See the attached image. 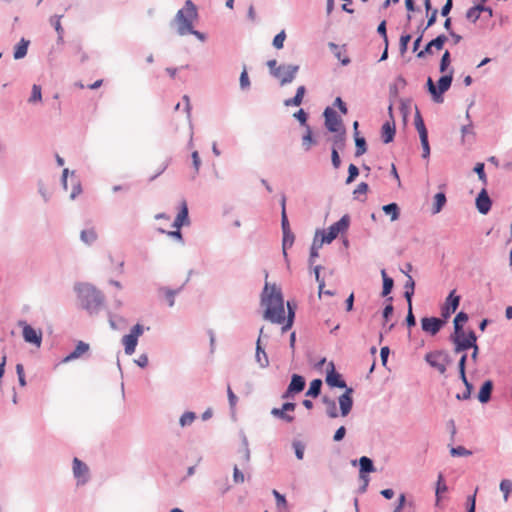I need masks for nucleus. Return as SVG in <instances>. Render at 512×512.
Here are the masks:
<instances>
[{
    "mask_svg": "<svg viewBox=\"0 0 512 512\" xmlns=\"http://www.w3.org/2000/svg\"><path fill=\"white\" fill-rule=\"evenodd\" d=\"M261 305L265 306L263 317L272 323L282 324L285 320L294 322L297 305L287 301V316H285L284 298L282 292L275 284L270 286L267 282L261 293Z\"/></svg>",
    "mask_w": 512,
    "mask_h": 512,
    "instance_id": "f257e3e1",
    "label": "nucleus"
},
{
    "mask_svg": "<svg viewBox=\"0 0 512 512\" xmlns=\"http://www.w3.org/2000/svg\"><path fill=\"white\" fill-rule=\"evenodd\" d=\"M198 16V9L195 3L192 0H186L183 7L177 11L171 24L177 26L176 31L179 36L191 34L198 40L204 42L206 35L195 30L193 25V22L198 19Z\"/></svg>",
    "mask_w": 512,
    "mask_h": 512,
    "instance_id": "f03ea898",
    "label": "nucleus"
},
{
    "mask_svg": "<svg viewBox=\"0 0 512 512\" xmlns=\"http://www.w3.org/2000/svg\"><path fill=\"white\" fill-rule=\"evenodd\" d=\"M80 306L90 315H97L104 307L105 296L94 285L86 282H79L74 285Z\"/></svg>",
    "mask_w": 512,
    "mask_h": 512,
    "instance_id": "7ed1b4c3",
    "label": "nucleus"
},
{
    "mask_svg": "<svg viewBox=\"0 0 512 512\" xmlns=\"http://www.w3.org/2000/svg\"><path fill=\"white\" fill-rule=\"evenodd\" d=\"M454 70L451 68L448 73L443 74L437 81V86L434 84L431 77L427 79V89L431 94L434 102L442 103L444 101L443 94L448 91L452 85Z\"/></svg>",
    "mask_w": 512,
    "mask_h": 512,
    "instance_id": "20e7f679",
    "label": "nucleus"
},
{
    "mask_svg": "<svg viewBox=\"0 0 512 512\" xmlns=\"http://www.w3.org/2000/svg\"><path fill=\"white\" fill-rule=\"evenodd\" d=\"M351 218L349 214L343 215L337 222L333 223L328 230L317 229L316 233L322 238V242L330 244L340 234H344L349 229Z\"/></svg>",
    "mask_w": 512,
    "mask_h": 512,
    "instance_id": "39448f33",
    "label": "nucleus"
},
{
    "mask_svg": "<svg viewBox=\"0 0 512 512\" xmlns=\"http://www.w3.org/2000/svg\"><path fill=\"white\" fill-rule=\"evenodd\" d=\"M426 363L437 370L441 375L447 371V366L451 365L453 359L447 350L440 349L428 352L424 356Z\"/></svg>",
    "mask_w": 512,
    "mask_h": 512,
    "instance_id": "423d86ee",
    "label": "nucleus"
},
{
    "mask_svg": "<svg viewBox=\"0 0 512 512\" xmlns=\"http://www.w3.org/2000/svg\"><path fill=\"white\" fill-rule=\"evenodd\" d=\"M448 339L454 345L456 354L467 353L471 347H474L477 335L473 330H469L468 332L451 333Z\"/></svg>",
    "mask_w": 512,
    "mask_h": 512,
    "instance_id": "0eeeda50",
    "label": "nucleus"
},
{
    "mask_svg": "<svg viewBox=\"0 0 512 512\" xmlns=\"http://www.w3.org/2000/svg\"><path fill=\"white\" fill-rule=\"evenodd\" d=\"M323 116H324L325 128L329 132L337 133V132L346 130L341 117L337 114V112L333 108L326 107L323 112Z\"/></svg>",
    "mask_w": 512,
    "mask_h": 512,
    "instance_id": "6e6552de",
    "label": "nucleus"
},
{
    "mask_svg": "<svg viewBox=\"0 0 512 512\" xmlns=\"http://www.w3.org/2000/svg\"><path fill=\"white\" fill-rule=\"evenodd\" d=\"M144 326L137 323L134 325L129 334H126L122 338V343L124 345V351L127 355H132L135 352L136 346L138 344V338L143 334Z\"/></svg>",
    "mask_w": 512,
    "mask_h": 512,
    "instance_id": "1a4fd4ad",
    "label": "nucleus"
},
{
    "mask_svg": "<svg viewBox=\"0 0 512 512\" xmlns=\"http://www.w3.org/2000/svg\"><path fill=\"white\" fill-rule=\"evenodd\" d=\"M18 326L22 327V336L26 343L33 344L37 347L41 346L42 331L40 329L33 328L24 320L18 321Z\"/></svg>",
    "mask_w": 512,
    "mask_h": 512,
    "instance_id": "9d476101",
    "label": "nucleus"
},
{
    "mask_svg": "<svg viewBox=\"0 0 512 512\" xmlns=\"http://www.w3.org/2000/svg\"><path fill=\"white\" fill-rule=\"evenodd\" d=\"M460 299V296L456 295L455 290H452L446 297L445 303L441 307V318L445 320L446 323L459 307Z\"/></svg>",
    "mask_w": 512,
    "mask_h": 512,
    "instance_id": "9b49d317",
    "label": "nucleus"
},
{
    "mask_svg": "<svg viewBox=\"0 0 512 512\" xmlns=\"http://www.w3.org/2000/svg\"><path fill=\"white\" fill-rule=\"evenodd\" d=\"M281 229L283 234L282 251L284 258L287 259V249L291 248L295 241V235L290 228V223L287 215H284V219L281 220Z\"/></svg>",
    "mask_w": 512,
    "mask_h": 512,
    "instance_id": "f8f14e48",
    "label": "nucleus"
},
{
    "mask_svg": "<svg viewBox=\"0 0 512 512\" xmlns=\"http://www.w3.org/2000/svg\"><path fill=\"white\" fill-rule=\"evenodd\" d=\"M72 469L74 478L76 479L78 486L85 485L89 481V468L87 464L81 461L79 458L75 457L73 459Z\"/></svg>",
    "mask_w": 512,
    "mask_h": 512,
    "instance_id": "ddd939ff",
    "label": "nucleus"
},
{
    "mask_svg": "<svg viewBox=\"0 0 512 512\" xmlns=\"http://www.w3.org/2000/svg\"><path fill=\"white\" fill-rule=\"evenodd\" d=\"M446 324L445 320L438 317H423L421 319V328L424 332L435 336Z\"/></svg>",
    "mask_w": 512,
    "mask_h": 512,
    "instance_id": "4468645a",
    "label": "nucleus"
},
{
    "mask_svg": "<svg viewBox=\"0 0 512 512\" xmlns=\"http://www.w3.org/2000/svg\"><path fill=\"white\" fill-rule=\"evenodd\" d=\"M447 40H448V38H447V36L445 34L438 35L434 39L430 40L424 46V48L417 53V58L423 59L427 55H432L433 54V48H435L437 50L443 49V47H444V45H445Z\"/></svg>",
    "mask_w": 512,
    "mask_h": 512,
    "instance_id": "2eb2a0df",
    "label": "nucleus"
},
{
    "mask_svg": "<svg viewBox=\"0 0 512 512\" xmlns=\"http://www.w3.org/2000/svg\"><path fill=\"white\" fill-rule=\"evenodd\" d=\"M329 368L326 373V383L328 386L332 388H340L345 389L349 388L343 379L342 375L335 371V366L333 362L329 363Z\"/></svg>",
    "mask_w": 512,
    "mask_h": 512,
    "instance_id": "dca6fc26",
    "label": "nucleus"
},
{
    "mask_svg": "<svg viewBox=\"0 0 512 512\" xmlns=\"http://www.w3.org/2000/svg\"><path fill=\"white\" fill-rule=\"evenodd\" d=\"M300 67L299 65L294 64H282L281 65V73L279 77H276L280 80V85L284 86L293 82L298 73Z\"/></svg>",
    "mask_w": 512,
    "mask_h": 512,
    "instance_id": "f3484780",
    "label": "nucleus"
},
{
    "mask_svg": "<svg viewBox=\"0 0 512 512\" xmlns=\"http://www.w3.org/2000/svg\"><path fill=\"white\" fill-rule=\"evenodd\" d=\"M475 205L478 212L482 215H487L492 207V200L488 195V192L485 188L478 193L475 199Z\"/></svg>",
    "mask_w": 512,
    "mask_h": 512,
    "instance_id": "a211bd4d",
    "label": "nucleus"
},
{
    "mask_svg": "<svg viewBox=\"0 0 512 512\" xmlns=\"http://www.w3.org/2000/svg\"><path fill=\"white\" fill-rule=\"evenodd\" d=\"M353 392H354L353 388H346L344 393L339 396L338 401H339V406H340V413H341V416H343V417L347 416L352 410V407H353L352 394H353Z\"/></svg>",
    "mask_w": 512,
    "mask_h": 512,
    "instance_id": "6ab92c4d",
    "label": "nucleus"
},
{
    "mask_svg": "<svg viewBox=\"0 0 512 512\" xmlns=\"http://www.w3.org/2000/svg\"><path fill=\"white\" fill-rule=\"evenodd\" d=\"M190 224L189 219V210L185 200H183L180 204V208L178 214L172 224L174 228L181 229L183 226H187Z\"/></svg>",
    "mask_w": 512,
    "mask_h": 512,
    "instance_id": "aec40b11",
    "label": "nucleus"
},
{
    "mask_svg": "<svg viewBox=\"0 0 512 512\" xmlns=\"http://www.w3.org/2000/svg\"><path fill=\"white\" fill-rule=\"evenodd\" d=\"M187 282H188V279L186 280V282L183 285H181L180 287H178L176 289H172V288H169L166 286H161L158 288V293L160 295L164 296L169 307H173L175 305V297L179 293H181V291L183 290V288Z\"/></svg>",
    "mask_w": 512,
    "mask_h": 512,
    "instance_id": "412c9836",
    "label": "nucleus"
},
{
    "mask_svg": "<svg viewBox=\"0 0 512 512\" xmlns=\"http://www.w3.org/2000/svg\"><path fill=\"white\" fill-rule=\"evenodd\" d=\"M381 276H382V292L381 296L386 297V300L388 302H392L393 297L389 296L390 293L393 290L394 287V280L390 276H388L385 269L381 270Z\"/></svg>",
    "mask_w": 512,
    "mask_h": 512,
    "instance_id": "4be33fe9",
    "label": "nucleus"
},
{
    "mask_svg": "<svg viewBox=\"0 0 512 512\" xmlns=\"http://www.w3.org/2000/svg\"><path fill=\"white\" fill-rule=\"evenodd\" d=\"M494 383L492 380H486L482 383L477 398L480 403L486 404L491 400Z\"/></svg>",
    "mask_w": 512,
    "mask_h": 512,
    "instance_id": "5701e85b",
    "label": "nucleus"
},
{
    "mask_svg": "<svg viewBox=\"0 0 512 512\" xmlns=\"http://www.w3.org/2000/svg\"><path fill=\"white\" fill-rule=\"evenodd\" d=\"M328 47L343 66H347L351 63V59L346 55L345 45L340 47L334 42H329Z\"/></svg>",
    "mask_w": 512,
    "mask_h": 512,
    "instance_id": "b1692460",
    "label": "nucleus"
},
{
    "mask_svg": "<svg viewBox=\"0 0 512 512\" xmlns=\"http://www.w3.org/2000/svg\"><path fill=\"white\" fill-rule=\"evenodd\" d=\"M396 133L395 122L386 121L381 127V138L384 144H389L394 140Z\"/></svg>",
    "mask_w": 512,
    "mask_h": 512,
    "instance_id": "393cba45",
    "label": "nucleus"
},
{
    "mask_svg": "<svg viewBox=\"0 0 512 512\" xmlns=\"http://www.w3.org/2000/svg\"><path fill=\"white\" fill-rule=\"evenodd\" d=\"M90 346L88 343H85L83 341H78L75 349L70 352L64 359H63V362L64 363H67V362H70V361H73L75 359H78L79 357H81L82 354H84L85 352H87L89 350Z\"/></svg>",
    "mask_w": 512,
    "mask_h": 512,
    "instance_id": "a878e982",
    "label": "nucleus"
},
{
    "mask_svg": "<svg viewBox=\"0 0 512 512\" xmlns=\"http://www.w3.org/2000/svg\"><path fill=\"white\" fill-rule=\"evenodd\" d=\"M359 462V477L364 479V474H369L375 471V466L371 458L362 456L358 460Z\"/></svg>",
    "mask_w": 512,
    "mask_h": 512,
    "instance_id": "bb28decb",
    "label": "nucleus"
},
{
    "mask_svg": "<svg viewBox=\"0 0 512 512\" xmlns=\"http://www.w3.org/2000/svg\"><path fill=\"white\" fill-rule=\"evenodd\" d=\"M332 142V148L335 149L336 152L343 151L346 146V140H347V131H341L334 133V135L331 137Z\"/></svg>",
    "mask_w": 512,
    "mask_h": 512,
    "instance_id": "cd10ccee",
    "label": "nucleus"
},
{
    "mask_svg": "<svg viewBox=\"0 0 512 512\" xmlns=\"http://www.w3.org/2000/svg\"><path fill=\"white\" fill-rule=\"evenodd\" d=\"M306 93L305 86L301 85L297 88L295 95L292 98H288L284 100V105L286 107H297L300 106L303 102L304 95Z\"/></svg>",
    "mask_w": 512,
    "mask_h": 512,
    "instance_id": "c85d7f7f",
    "label": "nucleus"
},
{
    "mask_svg": "<svg viewBox=\"0 0 512 512\" xmlns=\"http://www.w3.org/2000/svg\"><path fill=\"white\" fill-rule=\"evenodd\" d=\"M255 360L261 368H267L269 366V358L264 347L260 344V339L256 341Z\"/></svg>",
    "mask_w": 512,
    "mask_h": 512,
    "instance_id": "c756f323",
    "label": "nucleus"
},
{
    "mask_svg": "<svg viewBox=\"0 0 512 512\" xmlns=\"http://www.w3.org/2000/svg\"><path fill=\"white\" fill-rule=\"evenodd\" d=\"M323 244H326V242H322V238L315 232L308 259L310 265H313L315 259L319 256L318 251L323 246Z\"/></svg>",
    "mask_w": 512,
    "mask_h": 512,
    "instance_id": "7c9ffc66",
    "label": "nucleus"
},
{
    "mask_svg": "<svg viewBox=\"0 0 512 512\" xmlns=\"http://www.w3.org/2000/svg\"><path fill=\"white\" fill-rule=\"evenodd\" d=\"M306 381L302 375L292 374L291 381L288 387L295 393L298 394L302 392L305 388Z\"/></svg>",
    "mask_w": 512,
    "mask_h": 512,
    "instance_id": "2f4dec72",
    "label": "nucleus"
},
{
    "mask_svg": "<svg viewBox=\"0 0 512 512\" xmlns=\"http://www.w3.org/2000/svg\"><path fill=\"white\" fill-rule=\"evenodd\" d=\"M29 44V40L21 38V40L14 47L13 57L15 60H20L27 55Z\"/></svg>",
    "mask_w": 512,
    "mask_h": 512,
    "instance_id": "473e14b6",
    "label": "nucleus"
},
{
    "mask_svg": "<svg viewBox=\"0 0 512 512\" xmlns=\"http://www.w3.org/2000/svg\"><path fill=\"white\" fill-rule=\"evenodd\" d=\"M469 320V316L466 312L460 311L456 314L453 324H454V331L452 333H461L465 332L464 325Z\"/></svg>",
    "mask_w": 512,
    "mask_h": 512,
    "instance_id": "72a5a7b5",
    "label": "nucleus"
},
{
    "mask_svg": "<svg viewBox=\"0 0 512 512\" xmlns=\"http://www.w3.org/2000/svg\"><path fill=\"white\" fill-rule=\"evenodd\" d=\"M415 292V281L410 274H407V281L404 284V298L407 301V305L412 304V298Z\"/></svg>",
    "mask_w": 512,
    "mask_h": 512,
    "instance_id": "f704fd0d",
    "label": "nucleus"
},
{
    "mask_svg": "<svg viewBox=\"0 0 512 512\" xmlns=\"http://www.w3.org/2000/svg\"><path fill=\"white\" fill-rule=\"evenodd\" d=\"M406 85H407V82H406L405 78L402 75H399L396 78L395 83L390 85V87H389L390 100L396 99L399 94V89H403Z\"/></svg>",
    "mask_w": 512,
    "mask_h": 512,
    "instance_id": "c9c22d12",
    "label": "nucleus"
},
{
    "mask_svg": "<svg viewBox=\"0 0 512 512\" xmlns=\"http://www.w3.org/2000/svg\"><path fill=\"white\" fill-rule=\"evenodd\" d=\"M446 202L447 198L444 192L436 193L434 196L433 207L431 210L432 214L435 215L440 213L443 207L445 206Z\"/></svg>",
    "mask_w": 512,
    "mask_h": 512,
    "instance_id": "e433bc0d",
    "label": "nucleus"
},
{
    "mask_svg": "<svg viewBox=\"0 0 512 512\" xmlns=\"http://www.w3.org/2000/svg\"><path fill=\"white\" fill-rule=\"evenodd\" d=\"M382 210L386 215L390 216L391 221H396L400 217V207L395 202L383 205Z\"/></svg>",
    "mask_w": 512,
    "mask_h": 512,
    "instance_id": "4c0bfd02",
    "label": "nucleus"
},
{
    "mask_svg": "<svg viewBox=\"0 0 512 512\" xmlns=\"http://www.w3.org/2000/svg\"><path fill=\"white\" fill-rule=\"evenodd\" d=\"M323 382L321 379L317 378L310 382L309 388L306 391V397L317 398L321 394Z\"/></svg>",
    "mask_w": 512,
    "mask_h": 512,
    "instance_id": "58836bf2",
    "label": "nucleus"
},
{
    "mask_svg": "<svg viewBox=\"0 0 512 512\" xmlns=\"http://www.w3.org/2000/svg\"><path fill=\"white\" fill-rule=\"evenodd\" d=\"M414 124H415V128L417 129V131L419 133V137L428 136V130H427L426 126H425L424 120H423V118L421 116V113L418 110V108H416V113H415V117H414Z\"/></svg>",
    "mask_w": 512,
    "mask_h": 512,
    "instance_id": "ea45409f",
    "label": "nucleus"
},
{
    "mask_svg": "<svg viewBox=\"0 0 512 512\" xmlns=\"http://www.w3.org/2000/svg\"><path fill=\"white\" fill-rule=\"evenodd\" d=\"M317 142L313 137V132L310 126H307L305 134L302 136V147L305 151H309L312 145Z\"/></svg>",
    "mask_w": 512,
    "mask_h": 512,
    "instance_id": "a19ab883",
    "label": "nucleus"
},
{
    "mask_svg": "<svg viewBox=\"0 0 512 512\" xmlns=\"http://www.w3.org/2000/svg\"><path fill=\"white\" fill-rule=\"evenodd\" d=\"M322 402L327 407V411H326L327 415L330 418H337L338 417V410H337L336 402L333 399H331L330 397L326 396V395L322 397Z\"/></svg>",
    "mask_w": 512,
    "mask_h": 512,
    "instance_id": "79ce46f5",
    "label": "nucleus"
},
{
    "mask_svg": "<svg viewBox=\"0 0 512 512\" xmlns=\"http://www.w3.org/2000/svg\"><path fill=\"white\" fill-rule=\"evenodd\" d=\"M80 239L87 245H92L97 239V233L94 229H84L80 233Z\"/></svg>",
    "mask_w": 512,
    "mask_h": 512,
    "instance_id": "37998d69",
    "label": "nucleus"
},
{
    "mask_svg": "<svg viewBox=\"0 0 512 512\" xmlns=\"http://www.w3.org/2000/svg\"><path fill=\"white\" fill-rule=\"evenodd\" d=\"M271 414L276 417V418H279L287 423H292L294 421V416L291 415V414H288L282 407L280 408H273L271 410Z\"/></svg>",
    "mask_w": 512,
    "mask_h": 512,
    "instance_id": "c03bdc74",
    "label": "nucleus"
},
{
    "mask_svg": "<svg viewBox=\"0 0 512 512\" xmlns=\"http://www.w3.org/2000/svg\"><path fill=\"white\" fill-rule=\"evenodd\" d=\"M451 64V54L448 50H446L440 59L439 63V72L442 74H446L449 72V67Z\"/></svg>",
    "mask_w": 512,
    "mask_h": 512,
    "instance_id": "a18cd8bd",
    "label": "nucleus"
},
{
    "mask_svg": "<svg viewBox=\"0 0 512 512\" xmlns=\"http://www.w3.org/2000/svg\"><path fill=\"white\" fill-rule=\"evenodd\" d=\"M499 489L503 493V498L508 501L510 493H512V480L503 479L499 484Z\"/></svg>",
    "mask_w": 512,
    "mask_h": 512,
    "instance_id": "49530a36",
    "label": "nucleus"
},
{
    "mask_svg": "<svg viewBox=\"0 0 512 512\" xmlns=\"http://www.w3.org/2000/svg\"><path fill=\"white\" fill-rule=\"evenodd\" d=\"M196 413L195 412H192V411H186L184 412L180 419H179V424L181 427H186V426H189L193 423V421L196 419Z\"/></svg>",
    "mask_w": 512,
    "mask_h": 512,
    "instance_id": "de8ad7c7",
    "label": "nucleus"
},
{
    "mask_svg": "<svg viewBox=\"0 0 512 512\" xmlns=\"http://www.w3.org/2000/svg\"><path fill=\"white\" fill-rule=\"evenodd\" d=\"M355 156L360 157L367 152V142L364 137H356L355 141Z\"/></svg>",
    "mask_w": 512,
    "mask_h": 512,
    "instance_id": "09e8293b",
    "label": "nucleus"
},
{
    "mask_svg": "<svg viewBox=\"0 0 512 512\" xmlns=\"http://www.w3.org/2000/svg\"><path fill=\"white\" fill-rule=\"evenodd\" d=\"M42 101V89L38 84H33L31 96L28 99V102L31 104L41 102Z\"/></svg>",
    "mask_w": 512,
    "mask_h": 512,
    "instance_id": "8fccbe9b",
    "label": "nucleus"
},
{
    "mask_svg": "<svg viewBox=\"0 0 512 512\" xmlns=\"http://www.w3.org/2000/svg\"><path fill=\"white\" fill-rule=\"evenodd\" d=\"M157 231L161 234H166L167 236L177 240L181 244H184L183 234L180 229L175 228L173 231H166L163 228H158Z\"/></svg>",
    "mask_w": 512,
    "mask_h": 512,
    "instance_id": "3c124183",
    "label": "nucleus"
},
{
    "mask_svg": "<svg viewBox=\"0 0 512 512\" xmlns=\"http://www.w3.org/2000/svg\"><path fill=\"white\" fill-rule=\"evenodd\" d=\"M466 118L469 120V123L466 124V125H463L461 127V133H462V139L463 141L465 140L466 137L468 136H472L474 137V132H473V124H472V121L470 120V114L469 112L467 111L466 112Z\"/></svg>",
    "mask_w": 512,
    "mask_h": 512,
    "instance_id": "603ef678",
    "label": "nucleus"
},
{
    "mask_svg": "<svg viewBox=\"0 0 512 512\" xmlns=\"http://www.w3.org/2000/svg\"><path fill=\"white\" fill-rule=\"evenodd\" d=\"M272 494L273 496L275 497V500H276V506L279 510H282V509H286L287 508V500H286V497L285 495L281 494L280 492H278L276 489H274L272 491Z\"/></svg>",
    "mask_w": 512,
    "mask_h": 512,
    "instance_id": "864d4df0",
    "label": "nucleus"
},
{
    "mask_svg": "<svg viewBox=\"0 0 512 512\" xmlns=\"http://www.w3.org/2000/svg\"><path fill=\"white\" fill-rule=\"evenodd\" d=\"M461 381L465 385V388H467V391H464L462 394H457L456 398L458 400H467V399H469L471 397V392L473 390V385H472V383H470L468 381L467 377L464 378V379H461Z\"/></svg>",
    "mask_w": 512,
    "mask_h": 512,
    "instance_id": "5fc2aeb1",
    "label": "nucleus"
},
{
    "mask_svg": "<svg viewBox=\"0 0 512 512\" xmlns=\"http://www.w3.org/2000/svg\"><path fill=\"white\" fill-rule=\"evenodd\" d=\"M461 381L465 385V388H467V391H464L462 394H457L456 398L458 400H467V399H469L471 397V392L473 390V385H472V383H470L468 381L467 377L464 378V379H461Z\"/></svg>",
    "mask_w": 512,
    "mask_h": 512,
    "instance_id": "6e6d98bb",
    "label": "nucleus"
},
{
    "mask_svg": "<svg viewBox=\"0 0 512 512\" xmlns=\"http://www.w3.org/2000/svg\"><path fill=\"white\" fill-rule=\"evenodd\" d=\"M292 447L295 452V456L298 460H302L304 458V452H305V444L301 441L294 440L292 442Z\"/></svg>",
    "mask_w": 512,
    "mask_h": 512,
    "instance_id": "4d7b16f0",
    "label": "nucleus"
},
{
    "mask_svg": "<svg viewBox=\"0 0 512 512\" xmlns=\"http://www.w3.org/2000/svg\"><path fill=\"white\" fill-rule=\"evenodd\" d=\"M450 454L453 457H463L472 455V451L466 449L464 446L451 447Z\"/></svg>",
    "mask_w": 512,
    "mask_h": 512,
    "instance_id": "13d9d810",
    "label": "nucleus"
},
{
    "mask_svg": "<svg viewBox=\"0 0 512 512\" xmlns=\"http://www.w3.org/2000/svg\"><path fill=\"white\" fill-rule=\"evenodd\" d=\"M447 490H448V487L444 482V477H443L442 473H439L437 484H436V489H435V494H436L437 499H439L440 495L442 493L446 492Z\"/></svg>",
    "mask_w": 512,
    "mask_h": 512,
    "instance_id": "bf43d9fd",
    "label": "nucleus"
},
{
    "mask_svg": "<svg viewBox=\"0 0 512 512\" xmlns=\"http://www.w3.org/2000/svg\"><path fill=\"white\" fill-rule=\"evenodd\" d=\"M359 176V168L355 164H350L348 167V176L345 183L351 184Z\"/></svg>",
    "mask_w": 512,
    "mask_h": 512,
    "instance_id": "052dcab7",
    "label": "nucleus"
},
{
    "mask_svg": "<svg viewBox=\"0 0 512 512\" xmlns=\"http://www.w3.org/2000/svg\"><path fill=\"white\" fill-rule=\"evenodd\" d=\"M474 172L478 175L479 180L486 185L487 184V176L485 173V165L482 162H479L474 167Z\"/></svg>",
    "mask_w": 512,
    "mask_h": 512,
    "instance_id": "680f3d73",
    "label": "nucleus"
},
{
    "mask_svg": "<svg viewBox=\"0 0 512 512\" xmlns=\"http://www.w3.org/2000/svg\"><path fill=\"white\" fill-rule=\"evenodd\" d=\"M267 66L269 68L270 74L273 77H279L281 73V65L277 64V61L275 59H271L267 61Z\"/></svg>",
    "mask_w": 512,
    "mask_h": 512,
    "instance_id": "e2e57ef3",
    "label": "nucleus"
},
{
    "mask_svg": "<svg viewBox=\"0 0 512 512\" xmlns=\"http://www.w3.org/2000/svg\"><path fill=\"white\" fill-rule=\"evenodd\" d=\"M63 15H53L50 17V24L54 27L57 34H64V29L61 25V18Z\"/></svg>",
    "mask_w": 512,
    "mask_h": 512,
    "instance_id": "0e129e2a",
    "label": "nucleus"
},
{
    "mask_svg": "<svg viewBox=\"0 0 512 512\" xmlns=\"http://www.w3.org/2000/svg\"><path fill=\"white\" fill-rule=\"evenodd\" d=\"M411 39H412L411 34L404 33V34L401 35L400 41H399V49H400V53L402 55L404 53H406L407 48H408V44H409Z\"/></svg>",
    "mask_w": 512,
    "mask_h": 512,
    "instance_id": "69168bd1",
    "label": "nucleus"
},
{
    "mask_svg": "<svg viewBox=\"0 0 512 512\" xmlns=\"http://www.w3.org/2000/svg\"><path fill=\"white\" fill-rule=\"evenodd\" d=\"M293 116L300 123L301 126H305V128H307V126H309L307 124L308 113L305 112L304 109H299L297 112H295L293 114Z\"/></svg>",
    "mask_w": 512,
    "mask_h": 512,
    "instance_id": "338daca9",
    "label": "nucleus"
},
{
    "mask_svg": "<svg viewBox=\"0 0 512 512\" xmlns=\"http://www.w3.org/2000/svg\"><path fill=\"white\" fill-rule=\"evenodd\" d=\"M285 39H286V33L284 30H282L278 34L275 35L272 45L276 49H281V48H283Z\"/></svg>",
    "mask_w": 512,
    "mask_h": 512,
    "instance_id": "774afa93",
    "label": "nucleus"
}]
</instances>
